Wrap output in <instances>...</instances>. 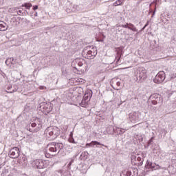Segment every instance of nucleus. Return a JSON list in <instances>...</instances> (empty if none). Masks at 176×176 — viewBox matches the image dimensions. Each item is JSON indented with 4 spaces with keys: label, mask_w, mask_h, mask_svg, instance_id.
I'll return each mask as SVG.
<instances>
[{
    "label": "nucleus",
    "mask_w": 176,
    "mask_h": 176,
    "mask_svg": "<svg viewBox=\"0 0 176 176\" xmlns=\"http://www.w3.org/2000/svg\"><path fill=\"white\" fill-rule=\"evenodd\" d=\"M22 6L25 7L26 9H30L32 7V4H31V3H26L23 4Z\"/></svg>",
    "instance_id": "aec40b11"
},
{
    "label": "nucleus",
    "mask_w": 176,
    "mask_h": 176,
    "mask_svg": "<svg viewBox=\"0 0 176 176\" xmlns=\"http://www.w3.org/2000/svg\"><path fill=\"white\" fill-rule=\"evenodd\" d=\"M111 85L113 87V88L115 89L116 90H119L118 87H120L121 85L120 80H119V78H113L111 81Z\"/></svg>",
    "instance_id": "1a4fd4ad"
},
{
    "label": "nucleus",
    "mask_w": 176,
    "mask_h": 176,
    "mask_svg": "<svg viewBox=\"0 0 176 176\" xmlns=\"http://www.w3.org/2000/svg\"><path fill=\"white\" fill-rule=\"evenodd\" d=\"M129 25H130V23H126V25H122V27L123 28H129Z\"/></svg>",
    "instance_id": "cd10ccee"
},
{
    "label": "nucleus",
    "mask_w": 176,
    "mask_h": 176,
    "mask_svg": "<svg viewBox=\"0 0 176 176\" xmlns=\"http://www.w3.org/2000/svg\"><path fill=\"white\" fill-rule=\"evenodd\" d=\"M82 100H85V101H87L89 102V101H90V98L89 97V94H85L83 96Z\"/></svg>",
    "instance_id": "b1692460"
},
{
    "label": "nucleus",
    "mask_w": 176,
    "mask_h": 176,
    "mask_svg": "<svg viewBox=\"0 0 176 176\" xmlns=\"http://www.w3.org/2000/svg\"><path fill=\"white\" fill-rule=\"evenodd\" d=\"M114 6H119V5H122V1H116L114 3H113Z\"/></svg>",
    "instance_id": "393cba45"
},
{
    "label": "nucleus",
    "mask_w": 176,
    "mask_h": 176,
    "mask_svg": "<svg viewBox=\"0 0 176 176\" xmlns=\"http://www.w3.org/2000/svg\"><path fill=\"white\" fill-rule=\"evenodd\" d=\"M38 9V6H33V10H36Z\"/></svg>",
    "instance_id": "7c9ffc66"
},
{
    "label": "nucleus",
    "mask_w": 176,
    "mask_h": 176,
    "mask_svg": "<svg viewBox=\"0 0 176 176\" xmlns=\"http://www.w3.org/2000/svg\"><path fill=\"white\" fill-rule=\"evenodd\" d=\"M129 30H131V31H133L134 32H137V28L134 26V25L129 23V26L128 28Z\"/></svg>",
    "instance_id": "f3484780"
},
{
    "label": "nucleus",
    "mask_w": 176,
    "mask_h": 176,
    "mask_svg": "<svg viewBox=\"0 0 176 176\" xmlns=\"http://www.w3.org/2000/svg\"><path fill=\"white\" fill-rule=\"evenodd\" d=\"M20 156V149L19 147H14L10 151V157L12 159H17Z\"/></svg>",
    "instance_id": "423d86ee"
},
{
    "label": "nucleus",
    "mask_w": 176,
    "mask_h": 176,
    "mask_svg": "<svg viewBox=\"0 0 176 176\" xmlns=\"http://www.w3.org/2000/svg\"><path fill=\"white\" fill-rule=\"evenodd\" d=\"M88 104H89V102L87 100H85L84 99H82L81 102L80 103V106L82 107V108H85V107H87Z\"/></svg>",
    "instance_id": "dca6fc26"
},
{
    "label": "nucleus",
    "mask_w": 176,
    "mask_h": 176,
    "mask_svg": "<svg viewBox=\"0 0 176 176\" xmlns=\"http://www.w3.org/2000/svg\"><path fill=\"white\" fill-rule=\"evenodd\" d=\"M42 129V124H38V126L35 129H34L33 133H38L39 130Z\"/></svg>",
    "instance_id": "6ab92c4d"
},
{
    "label": "nucleus",
    "mask_w": 176,
    "mask_h": 176,
    "mask_svg": "<svg viewBox=\"0 0 176 176\" xmlns=\"http://www.w3.org/2000/svg\"><path fill=\"white\" fill-rule=\"evenodd\" d=\"M166 79V73L164 72L161 71L153 79L154 83L160 84L163 83L164 80Z\"/></svg>",
    "instance_id": "7ed1b4c3"
},
{
    "label": "nucleus",
    "mask_w": 176,
    "mask_h": 176,
    "mask_svg": "<svg viewBox=\"0 0 176 176\" xmlns=\"http://www.w3.org/2000/svg\"><path fill=\"white\" fill-rule=\"evenodd\" d=\"M47 148L51 153H56L58 149L61 151L64 148V144L63 143L52 142L47 144Z\"/></svg>",
    "instance_id": "f257e3e1"
},
{
    "label": "nucleus",
    "mask_w": 176,
    "mask_h": 176,
    "mask_svg": "<svg viewBox=\"0 0 176 176\" xmlns=\"http://www.w3.org/2000/svg\"><path fill=\"white\" fill-rule=\"evenodd\" d=\"M116 60H117L116 61L117 64H119V60H120V56L118 55V56L116 58Z\"/></svg>",
    "instance_id": "c85d7f7f"
},
{
    "label": "nucleus",
    "mask_w": 176,
    "mask_h": 176,
    "mask_svg": "<svg viewBox=\"0 0 176 176\" xmlns=\"http://www.w3.org/2000/svg\"><path fill=\"white\" fill-rule=\"evenodd\" d=\"M45 157H47V159H52V157H53V156H56V154H54V155L52 154H52H50V153L46 152V153H45Z\"/></svg>",
    "instance_id": "412c9836"
},
{
    "label": "nucleus",
    "mask_w": 176,
    "mask_h": 176,
    "mask_svg": "<svg viewBox=\"0 0 176 176\" xmlns=\"http://www.w3.org/2000/svg\"><path fill=\"white\" fill-rule=\"evenodd\" d=\"M150 100L153 104V105H157V102H160V101H163V99L160 96L159 94H153L150 96Z\"/></svg>",
    "instance_id": "39448f33"
},
{
    "label": "nucleus",
    "mask_w": 176,
    "mask_h": 176,
    "mask_svg": "<svg viewBox=\"0 0 176 176\" xmlns=\"http://www.w3.org/2000/svg\"><path fill=\"white\" fill-rule=\"evenodd\" d=\"M130 118L133 122H135L136 120H138V119H140V117H138V114L136 112L133 113Z\"/></svg>",
    "instance_id": "4468645a"
},
{
    "label": "nucleus",
    "mask_w": 176,
    "mask_h": 176,
    "mask_svg": "<svg viewBox=\"0 0 176 176\" xmlns=\"http://www.w3.org/2000/svg\"><path fill=\"white\" fill-rule=\"evenodd\" d=\"M125 176H131V171L128 170L125 173Z\"/></svg>",
    "instance_id": "bb28decb"
},
{
    "label": "nucleus",
    "mask_w": 176,
    "mask_h": 176,
    "mask_svg": "<svg viewBox=\"0 0 176 176\" xmlns=\"http://www.w3.org/2000/svg\"><path fill=\"white\" fill-rule=\"evenodd\" d=\"M54 137H58L60 135V129L57 126H52Z\"/></svg>",
    "instance_id": "f8f14e48"
},
{
    "label": "nucleus",
    "mask_w": 176,
    "mask_h": 176,
    "mask_svg": "<svg viewBox=\"0 0 176 176\" xmlns=\"http://www.w3.org/2000/svg\"><path fill=\"white\" fill-rule=\"evenodd\" d=\"M147 166H149V167L153 170H159V168H160V166L159 165H157L156 168H155V165H153V163L151 162H147Z\"/></svg>",
    "instance_id": "2eb2a0df"
},
{
    "label": "nucleus",
    "mask_w": 176,
    "mask_h": 176,
    "mask_svg": "<svg viewBox=\"0 0 176 176\" xmlns=\"http://www.w3.org/2000/svg\"><path fill=\"white\" fill-rule=\"evenodd\" d=\"M45 133L47 135H49L50 137L54 135V133H53V126H50L47 128Z\"/></svg>",
    "instance_id": "9b49d317"
},
{
    "label": "nucleus",
    "mask_w": 176,
    "mask_h": 176,
    "mask_svg": "<svg viewBox=\"0 0 176 176\" xmlns=\"http://www.w3.org/2000/svg\"><path fill=\"white\" fill-rule=\"evenodd\" d=\"M87 58H94L97 56V47H92L89 50L87 51Z\"/></svg>",
    "instance_id": "0eeeda50"
},
{
    "label": "nucleus",
    "mask_w": 176,
    "mask_h": 176,
    "mask_svg": "<svg viewBox=\"0 0 176 176\" xmlns=\"http://www.w3.org/2000/svg\"><path fill=\"white\" fill-rule=\"evenodd\" d=\"M41 111L43 113H49L52 112L53 107H52V103L50 102H43L40 107Z\"/></svg>",
    "instance_id": "20e7f679"
},
{
    "label": "nucleus",
    "mask_w": 176,
    "mask_h": 176,
    "mask_svg": "<svg viewBox=\"0 0 176 176\" xmlns=\"http://www.w3.org/2000/svg\"><path fill=\"white\" fill-rule=\"evenodd\" d=\"M93 145H102V146H104L105 148H108V146H105L97 141H92L91 143H88L86 144V146H93Z\"/></svg>",
    "instance_id": "9d476101"
},
{
    "label": "nucleus",
    "mask_w": 176,
    "mask_h": 176,
    "mask_svg": "<svg viewBox=\"0 0 176 176\" xmlns=\"http://www.w3.org/2000/svg\"><path fill=\"white\" fill-rule=\"evenodd\" d=\"M6 65H10L11 64H13V58H8L6 60Z\"/></svg>",
    "instance_id": "a211bd4d"
},
{
    "label": "nucleus",
    "mask_w": 176,
    "mask_h": 176,
    "mask_svg": "<svg viewBox=\"0 0 176 176\" xmlns=\"http://www.w3.org/2000/svg\"><path fill=\"white\" fill-rule=\"evenodd\" d=\"M78 67H82L83 65V59L80 58L77 60Z\"/></svg>",
    "instance_id": "5701e85b"
},
{
    "label": "nucleus",
    "mask_w": 176,
    "mask_h": 176,
    "mask_svg": "<svg viewBox=\"0 0 176 176\" xmlns=\"http://www.w3.org/2000/svg\"><path fill=\"white\" fill-rule=\"evenodd\" d=\"M137 160L138 162H140L139 164H142V162H144V160H142V158L141 157H138Z\"/></svg>",
    "instance_id": "a878e982"
},
{
    "label": "nucleus",
    "mask_w": 176,
    "mask_h": 176,
    "mask_svg": "<svg viewBox=\"0 0 176 176\" xmlns=\"http://www.w3.org/2000/svg\"><path fill=\"white\" fill-rule=\"evenodd\" d=\"M77 82H78V83H80V85H83V83L86 82V80L85 79L82 78H78L76 80Z\"/></svg>",
    "instance_id": "4be33fe9"
},
{
    "label": "nucleus",
    "mask_w": 176,
    "mask_h": 176,
    "mask_svg": "<svg viewBox=\"0 0 176 176\" xmlns=\"http://www.w3.org/2000/svg\"><path fill=\"white\" fill-rule=\"evenodd\" d=\"M138 74L140 79H146L148 78V76L146 75V69L144 67H139L138 68Z\"/></svg>",
    "instance_id": "6e6552de"
},
{
    "label": "nucleus",
    "mask_w": 176,
    "mask_h": 176,
    "mask_svg": "<svg viewBox=\"0 0 176 176\" xmlns=\"http://www.w3.org/2000/svg\"><path fill=\"white\" fill-rule=\"evenodd\" d=\"M32 164L36 168H46V167H49L50 162L49 160H35Z\"/></svg>",
    "instance_id": "f03ea898"
},
{
    "label": "nucleus",
    "mask_w": 176,
    "mask_h": 176,
    "mask_svg": "<svg viewBox=\"0 0 176 176\" xmlns=\"http://www.w3.org/2000/svg\"><path fill=\"white\" fill-rule=\"evenodd\" d=\"M8 27L6 26V23L0 21V31H6Z\"/></svg>",
    "instance_id": "ddd939ff"
},
{
    "label": "nucleus",
    "mask_w": 176,
    "mask_h": 176,
    "mask_svg": "<svg viewBox=\"0 0 176 176\" xmlns=\"http://www.w3.org/2000/svg\"><path fill=\"white\" fill-rule=\"evenodd\" d=\"M44 88H45V87L41 86V87H40V90H43Z\"/></svg>",
    "instance_id": "2f4dec72"
},
{
    "label": "nucleus",
    "mask_w": 176,
    "mask_h": 176,
    "mask_svg": "<svg viewBox=\"0 0 176 176\" xmlns=\"http://www.w3.org/2000/svg\"><path fill=\"white\" fill-rule=\"evenodd\" d=\"M31 126H32V127H36V123L33 122V123H32Z\"/></svg>",
    "instance_id": "c756f323"
}]
</instances>
